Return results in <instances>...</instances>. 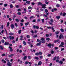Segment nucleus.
Wrapping results in <instances>:
<instances>
[{"mask_svg":"<svg viewBox=\"0 0 66 66\" xmlns=\"http://www.w3.org/2000/svg\"><path fill=\"white\" fill-rule=\"evenodd\" d=\"M2 62L5 64L6 63V61L3 59L2 60Z\"/></svg>","mask_w":66,"mask_h":66,"instance_id":"20e7f679","label":"nucleus"},{"mask_svg":"<svg viewBox=\"0 0 66 66\" xmlns=\"http://www.w3.org/2000/svg\"><path fill=\"white\" fill-rule=\"evenodd\" d=\"M18 15H21V13L20 12H18L17 13Z\"/></svg>","mask_w":66,"mask_h":66,"instance_id":"72a5a7b5","label":"nucleus"},{"mask_svg":"<svg viewBox=\"0 0 66 66\" xmlns=\"http://www.w3.org/2000/svg\"><path fill=\"white\" fill-rule=\"evenodd\" d=\"M36 28L37 29H39V27H38V26H36Z\"/></svg>","mask_w":66,"mask_h":66,"instance_id":"4d7b16f0","label":"nucleus"},{"mask_svg":"<svg viewBox=\"0 0 66 66\" xmlns=\"http://www.w3.org/2000/svg\"><path fill=\"white\" fill-rule=\"evenodd\" d=\"M9 34L10 35H14V33H9Z\"/></svg>","mask_w":66,"mask_h":66,"instance_id":"a878e982","label":"nucleus"},{"mask_svg":"<svg viewBox=\"0 0 66 66\" xmlns=\"http://www.w3.org/2000/svg\"><path fill=\"white\" fill-rule=\"evenodd\" d=\"M2 55L3 56H5V54L4 53V54H3Z\"/></svg>","mask_w":66,"mask_h":66,"instance_id":"de8ad7c7","label":"nucleus"},{"mask_svg":"<svg viewBox=\"0 0 66 66\" xmlns=\"http://www.w3.org/2000/svg\"><path fill=\"white\" fill-rule=\"evenodd\" d=\"M34 18V16H32L30 18V19H32V18Z\"/></svg>","mask_w":66,"mask_h":66,"instance_id":"5fc2aeb1","label":"nucleus"},{"mask_svg":"<svg viewBox=\"0 0 66 66\" xmlns=\"http://www.w3.org/2000/svg\"><path fill=\"white\" fill-rule=\"evenodd\" d=\"M14 55V54H11V55H9V57H12Z\"/></svg>","mask_w":66,"mask_h":66,"instance_id":"6e6552de","label":"nucleus"},{"mask_svg":"<svg viewBox=\"0 0 66 66\" xmlns=\"http://www.w3.org/2000/svg\"><path fill=\"white\" fill-rule=\"evenodd\" d=\"M64 47V46L61 45L59 46V47Z\"/></svg>","mask_w":66,"mask_h":66,"instance_id":"49530a36","label":"nucleus"},{"mask_svg":"<svg viewBox=\"0 0 66 66\" xmlns=\"http://www.w3.org/2000/svg\"><path fill=\"white\" fill-rule=\"evenodd\" d=\"M1 42L2 43H4V40L3 39L2 40Z\"/></svg>","mask_w":66,"mask_h":66,"instance_id":"79ce46f5","label":"nucleus"},{"mask_svg":"<svg viewBox=\"0 0 66 66\" xmlns=\"http://www.w3.org/2000/svg\"><path fill=\"white\" fill-rule=\"evenodd\" d=\"M27 58V56H25L24 57V58H23V59L24 60H26V59Z\"/></svg>","mask_w":66,"mask_h":66,"instance_id":"c756f323","label":"nucleus"},{"mask_svg":"<svg viewBox=\"0 0 66 66\" xmlns=\"http://www.w3.org/2000/svg\"><path fill=\"white\" fill-rule=\"evenodd\" d=\"M9 48H10V51H13V49L12 48V47H11L10 46H9Z\"/></svg>","mask_w":66,"mask_h":66,"instance_id":"0eeeda50","label":"nucleus"},{"mask_svg":"<svg viewBox=\"0 0 66 66\" xmlns=\"http://www.w3.org/2000/svg\"><path fill=\"white\" fill-rule=\"evenodd\" d=\"M66 15V13H64L62 15L63 16H65Z\"/></svg>","mask_w":66,"mask_h":66,"instance_id":"bb28decb","label":"nucleus"},{"mask_svg":"<svg viewBox=\"0 0 66 66\" xmlns=\"http://www.w3.org/2000/svg\"><path fill=\"white\" fill-rule=\"evenodd\" d=\"M15 19V21H16L17 22H19V20H18V19Z\"/></svg>","mask_w":66,"mask_h":66,"instance_id":"393cba45","label":"nucleus"},{"mask_svg":"<svg viewBox=\"0 0 66 66\" xmlns=\"http://www.w3.org/2000/svg\"><path fill=\"white\" fill-rule=\"evenodd\" d=\"M59 42V40H55L54 41V43H56V42Z\"/></svg>","mask_w":66,"mask_h":66,"instance_id":"c9c22d12","label":"nucleus"},{"mask_svg":"<svg viewBox=\"0 0 66 66\" xmlns=\"http://www.w3.org/2000/svg\"><path fill=\"white\" fill-rule=\"evenodd\" d=\"M50 21L51 22H53V19H51L50 20Z\"/></svg>","mask_w":66,"mask_h":66,"instance_id":"2f4dec72","label":"nucleus"},{"mask_svg":"<svg viewBox=\"0 0 66 66\" xmlns=\"http://www.w3.org/2000/svg\"><path fill=\"white\" fill-rule=\"evenodd\" d=\"M60 16H56V18L57 19H60Z\"/></svg>","mask_w":66,"mask_h":66,"instance_id":"f8f14e48","label":"nucleus"},{"mask_svg":"<svg viewBox=\"0 0 66 66\" xmlns=\"http://www.w3.org/2000/svg\"><path fill=\"white\" fill-rule=\"evenodd\" d=\"M18 12H20V11H21V10L20 9H18Z\"/></svg>","mask_w":66,"mask_h":66,"instance_id":"680f3d73","label":"nucleus"},{"mask_svg":"<svg viewBox=\"0 0 66 66\" xmlns=\"http://www.w3.org/2000/svg\"><path fill=\"white\" fill-rule=\"evenodd\" d=\"M45 11L46 13H47V12H48V10L47 9H45Z\"/></svg>","mask_w":66,"mask_h":66,"instance_id":"4c0bfd02","label":"nucleus"},{"mask_svg":"<svg viewBox=\"0 0 66 66\" xmlns=\"http://www.w3.org/2000/svg\"><path fill=\"white\" fill-rule=\"evenodd\" d=\"M0 48L1 50H3V46H0Z\"/></svg>","mask_w":66,"mask_h":66,"instance_id":"4468645a","label":"nucleus"},{"mask_svg":"<svg viewBox=\"0 0 66 66\" xmlns=\"http://www.w3.org/2000/svg\"><path fill=\"white\" fill-rule=\"evenodd\" d=\"M46 40H50V39L49 38H47L46 39Z\"/></svg>","mask_w":66,"mask_h":66,"instance_id":"a19ab883","label":"nucleus"},{"mask_svg":"<svg viewBox=\"0 0 66 66\" xmlns=\"http://www.w3.org/2000/svg\"><path fill=\"white\" fill-rule=\"evenodd\" d=\"M37 37V35H34V36L33 37Z\"/></svg>","mask_w":66,"mask_h":66,"instance_id":"7c9ffc66","label":"nucleus"},{"mask_svg":"<svg viewBox=\"0 0 66 66\" xmlns=\"http://www.w3.org/2000/svg\"><path fill=\"white\" fill-rule=\"evenodd\" d=\"M47 29H51V27H47Z\"/></svg>","mask_w":66,"mask_h":66,"instance_id":"6e6d98bb","label":"nucleus"},{"mask_svg":"<svg viewBox=\"0 0 66 66\" xmlns=\"http://www.w3.org/2000/svg\"><path fill=\"white\" fill-rule=\"evenodd\" d=\"M60 31H61V32H64V29H63L62 28H61L60 29Z\"/></svg>","mask_w":66,"mask_h":66,"instance_id":"9b49d317","label":"nucleus"},{"mask_svg":"<svg viewBox=\"0 0 66 66\" xmlns=\"http://www.w3.org/2000/svg\"><path fill=\"white\" fill-rule=\"evenodd\" d=\"M56 59V57L55 56L53 58V60H55Z\"/></svg>","mask_w":66,"mask_h":66,"instance_id":"ea45409f","label":"nucleus"},{"mask_svg":"<svg viewBox=\"0 0 66 66\" xmlns=\"http://www.w3.org/2000/svg\"><path fill=\"white\" fill-rule=\"evenodd\" d=\"M58 49V47H55V50H57V49Z\"/></svg>","mask_w":66,"mask_h":66,"instance_id":"3c124183","label":"nucleus"},{"mask_svg":"<svg viewBox=\"0 0 66 66\" xmlns=\"http://www.w3.org/2000/svg\"><path fill=\"white\" fill-rule=\"evenodd\" d=\"M14 24L15 26H16V27H18V25H17V23H15Z\"/></svg>","mask_w":66,"mask_h":66,"instance_id":"473e14b6","label":"nucleus"},{"mask_svg":"<svg viewBox=\"0 0 66 66\" xmlns=\"http://www.w3.org/2000/svg\"><path fill=\"white\" fill-rule=\"evenodd\" d=\"M52 29L53 32H55V30H54V29L53 27H52Z\"/></svg>","mask_w":66,"mask_h":66,"instance_id":"412c9836","label":"nucleus"},{"mask_svg":"<svg viewBox=\"0 0 66 66\" xmlns=\"http://www.w3.org/2000/svg\"><path fill=\"white\" fill-rule=\"evenodd\" d=\"M59 63H60V64H63V62L62 61H60L59 62Z\"/></svg>","mask_w":66,"mask_h":66,"instance_id":"2eb2a0df","label":"nucleus"},{"mask_svg":"<svg viewBox=\"0 0 66 66\" xmlns=\"http://www.w3.org/2000/svg\"><path fill=\"white\" fill-rule=\"evenodd\" d=\"M38 4H39L40 5H42L43 9H46V7L45 6H46V5L45 4H42V3L40 2L38 3Z\"/></svg>","mask_w":66,"mask_h":66,"instance_id":"f257e3e1","label":"nucleus"},{"mask_svg":"<svg viewBox=\"0 0 66 66\" xmlns=\"http://www.w3.org/2000/svg\"><path fill=\"white\" fill-rule=\"evenodd\" d=\"M26 3H27V4H30L31 3V2L30 1H27L26 2Z\"/></svg>","mask_w":66,"mask_h":66,"instance_id":"9d476101","label":"nucleus"},{"mask_svg":"<svg viewBox=\"0 0 66 66\" xmlns=\"http://www.w3.org/2000/svg\"><path fill=\"white\" fill-rule=\"evenodd\" d=\"M9 43L8 42H5V45H9Z\"/></svg>","mask_w":66,"mask_h":66,"instance_id":"f3484780","label":"nucleus"},{"mask_svg":"<svg viewBox=\"0 0 66 66\" xmlns=\"http://www.w3.org/2000/svg\"><path fill=\"white\" fill-rule=\"evenodd\" d=\"M61 44L62 45H64V43L63 42H62Z\"/></svg>","mask_w":66,"mask_h":66,"instance_id":"13d9d810","label":"nucleus"},{"mask_svg":"<svg viewBox=\"0 0 66 66\" xmlns=\"http://www.w3.org/2000/svg\"><path fill=\"white\" fill-rule=\"evenodd\" d=\"M28 24H29V22H28V23H26L25 24V26H28Z\"/></svg>","mask_w":66,"mask_h":66,"instance_id":"e433bc0d","label":"nucleus"},{"mask_svg":"<svg viewBox=\"0 0 66 66\" xmlns=\"http://www.w3.org/2000/svg\"><path fill=\"white\" fill-rule=\"evenodd\" d=\"M7 65L8 66H11V63L10 62H8Z\"/></svg>","mask_w":66,"mask_h":66,"instance_id":"7ed1b4c3","label":"nucleus"},{"mask_svg":"<svg viewBox=\"0 0 66 66\" xmlns=\"http://www.w3.org/2000/svg\"><path fill=\"white\" fill-rule=\"evenodd\" d=\"M27 38H29L30 37V36L29 35H27Z\"/></svg>","mask_w":66,"mask_h":66,"instance_id":"b1692460","label":"nucleus"},{"mask_svg":"<svg viewBox=\"0 0 66 66\" xmlns=\"http://www.w3.org/2000/svg\"><path fill=\"white\" fill-rule=\"evenodd\" d=\"M28 9H29V10H30L31 9H32V7L31 6H29L28 7Z\"/></svg>","mask_w":66,"mask_h":66,"instance_id":"f704fd0d","label":"nucleus"},{"mask_svg":"<svg viewBox=\"0 0 66 66\" xmlns=\"http://www.w3.org/2000/svg\"><path fill=\"white\" fill-rule=\"evenodd\" d=\"M63 36V35H62V34H61V35H60L59 36V38L60 39H61V38Z\"/></svg>","mask_w":66,"mask_h":66,"instance_id":"39448f33","label":"nucleus"},{"mask_svg":"<svg viewBox=\"0 0 66 66\" xmlns=\"http://www.w3.org/2000/svg\"><path fill=\"white\" fill-rule=\"evenodd\" d=\"M35 4V3H31V4H32V5H34Z\"/></svg>","mask_w":66,"mask_h":66,"instance_id":"e2e57ef3","label":"nucleus"},{"mask_svg":"<svg viewBox=\"0 0 66 66\" xmlns=\"http://www.w3.org/2000/svg\"><path fill=\"white\" fill-rule=\"evenodd\" d=\"M10 7L11 9H12V8H13V5L12 4H11L10 5Z\"/></svg>","mask_w":66,"mask_h":66,"instance_id":"a211bd4d","label":"nucleus"},{"mask_svg":"<svg viewBox=\"0 0 66 66\" xmlns=\"http://www.w3.org/2000/svg\"><path fill=\"white\" fill-rule=\"evenodd\" d=\"M26 64H28L29 63V62L27 61L25 63Z\"/></svg>","mask_w":66,"mask_h":66,"instance_id":"37998d69","label":"nucleus"},{"mask_svg":"<svg viewBox=\"0 0 66 66\" xmlns=\"http://www.w3.org/2000/svg\"><path fill=\"white\" fill-rule=\"evenodd\" d=\"M40 43H38L37 44V46H39V45H40Z\"/></svg>","mask_w":66,"mask_h":66,"instance_id":"cd10ccee","label":"nucleus"},{"mask_svg":"<svg viewBox=\"0 0 66 66\" xmlns=\"http://www.w3.org/2000/svg\"><path fill=\"white\" fill-rule=\"evenodd\" d=\"M36 21V20H33L32 22H35Z\"/></svg>","mask_w":66,"mask_h":66,"instance_id":"0e129e2a","label":"nucleus"},{"mask_svg":"<svg viewBox=\"0 0 66 66\" xmlns=\"http://www.w3.org/2000/svg\"><path fill=\"white\" fill-rule=\"evenodd\" d=\"M39 55H41L42 54V53L40 52L39 53Z\"/></svg>","mask_w":66,"mask_h":66,"instance_id":"4be33fe9","label":"nucleus"},{"mask_svg":"<svg viewBox=\"0 0 66 66\" xmlns=\"http://www.w3.org/2000/svg\"><path fill=\"white\" fill-rule=\"evenodd\" d=\"M42 22H44V21H45V20H44V19H43L42 20Z\"/></svg>","mask_w":66,"mask_h":66,"instance_id":"bf43d9fd","label":"nucleus"},{"mask_svg":"<svg viewBox=\"0 0 66 66\" xmlns=\"http://www.w3.org/2000/svg\"><path fill=\"white\" fill-rule=\"evenodd\" d=\"M11 28L12 29H14V24H11Z\"/></svg>","mask_w":66,"mask_h":66,"instance_id":"1a4fd4ad","label":"nucleus"},{"mask_svg":"<svg viewBox=\"0 0 66 66\" xmlns=\"http://www.w3.org/2000/svg\"><path fill=\"white\" fill-rule=\"evenodd\" d=\"M47 46H48V47H51V44H50L48 45Z\"/></svg>","mask_w":66,"mask_h":66,"instance_id":"dca6fc26","label":"nucleus"},{"mask_svg":"<svg viewBox=\"0 0 66 66\" xmlns=\"http://www.w3.org/2000/svg\"><path fill=\"white\" fill-rule=\"evenodd\" d=\"M6 6H7V4H5L4 5V6L5 7H6Z\"/></svg>","mask_w":66,"mask_h":66,"instance_id":"864d4df0","label":"nucleus"},{"mask_svg":"<svg viewBox=\"0 0 66 66\" xmlns=\"http://www.w3.org/2000/svg\"><path fill=\"white\" fill-rule=\"evenodd\" d=\"M9 38H10V39L11 40V39H14V36H9Z\"/></svg>","mask_w":66,"mask_h":66,"instance_id":"f03ea898","label":"nucleus"},{"mask_svg":"<svg viewBox=\"0 0 66 66\" xmlns=\"http://www.w3.org/2000/svg\"><path fill=\"white\" fill-rule=\"evenodd\" d=\"M28 59H31V57L30 56H28Z\"/></svg>","mask_w":66,"mask_h":66,"instance_id":"8fccbe9b","label":"nucleus"},{"mask_svg":"<svg viewBox=\"0 0 66 66\" xmlns=\"http://www.w3.org/2000/svg\"><path fill=\"white\" fill-rule=\"evenodd\" d=\"M51 52L52 54H53V53H54V52H53V51H51Z\"/></svg>","mask_w":66,"mask_h":66,"instance_id":"052dcab7","label":"nucleus"},{"mask_svg":"<svg viewBox=\"0 0 66 66\" xmlns=\"http://www.w3.org/2000/svg\"><path fill=\"white\" fill-rule=\"evenodd\" d=\"M59 33V31H56L55 32V34L56 35H57V34H58Z\"/></svg>","mask_w":66,"mask_h":66,"instance_id":"6ab92c4d","label":"nucleus"},{"mask_svg":"<svg viewBox=\"0 0 66 66\" xmlns=\"http://www.w3.org/2000/svg\"><path fill=\"white\" fill-rule=\"evenodd\" d=\"M46 37H48V36H49V34H47L46 35Z\"/></svg>","mask_w":66,"mask_h":66,"instance_id":"774afa93","label":"nucleus"},{"mask_svg":"<svg viewBox=\"0 0 66 66\" xmlns=\"http://www.w3.org/2000/svg\"><path fill=\"white\" fill-rule=\"evenodd\" d=\"M23 44L24 45H26V42L25 41H23Z\"/></svg>","mask_w":66,"mask_h":66,"instance_id":"ddd939ff","label":"nucleus"},{"mask_svg":"<svg viewBox=\"0 0 66 66\" xmlns=\"http://www.w3.org/2000/svg\"><path fill=\"white\" fill-rule=\"evenodd\" d=\"M36 55H39V53H37L35 54Z\"/></svg>","mask_w":66,"mask_h":66,"instance_id":"5701e85b","label":"nucleus"},{"mask_svg":"<svg viewBox=\"0 0 66 66\" xmlns=\"http://www.w3.org/2000/svg\"><path fill=\"white\" fill-rule=\"evenodd\" d=\"M44 39H45V38H41V40H44Z\"/></svg>","mask_w":66,"mask_h":66,"instance_id":"58836bf2","label":"nucleus"},{"mask_svg":"<svg viewBox=\"0 0 66 66\" xmlns=\"http://www.w3.org/2000/svg\"><path fill=\"white\" fill-rule=\"evenodd\" d=\"M9 24H10V23H9V22H8L7 23V27H9Z\"/></svg>","mask_w":66,"mask_h":66,"instance_id":"c85d7f7f","label":"nucleus"},{"mask_svg":"<svg viewBox=\"0 0 66 66\" xmlns=\"http://www.w3.org/2000/svg\"><path fill=\"white\" fill-rule=\"evenodd\" d=\"M35 59H36V60H38V57H35Z\"/></svg>","mask_w":66,"mask_h":66,"instance_id":"09e8293b","label":"nucleus"},{"mask_svg":"<svg viewBox=\"0 0 66 66\" xmlns=\"http://www.w3.org/2000/svg\"><path fill=\"white\" fill-rule=\"evenodd\" d=\"M56 7H60V5H59V4H57L56 5Z\"/></svg>","mask_w":66,"mask_h":66,"instance_id":"aec40b11","label":"nucleus"},{"mask_svg":"<svg viewBox=\"0 0 66 66\" xmlns=\"http://www.w3.org/2000/svg\"><path fill=\"white\" fill-rule=\"evenodd\" d=\"M18 38L17 37L16 39V41L17 42L18 41Z\"/></svg>","mask_w":66,"mask_h":66,"instance_id":"338daca9","label":"nucleus"},{"mask_svg":"<svg viewBox=\"0 0 66 66\" xmlns=\"http://www.w3.org/2000/svg\"><path fill=\"white\" fill-rule=\"evenodd\" d=\"M21 32V30H20L19 31V34H20Z\"/></svg>","mask_w":66,"mask_h":66,"instance_id":"c03bdc74","label":"nucleus"},{"mask_svg":"<svg viewBox=\"0 0 66 66\" xmlns=\"http://www.w3.org/2000/svg\"><path fill=\"white\" fill-rule=\"evenodd\" d=\"M64 50V48H61V51H63V50Z\"/></svg>","mask_w":66,"mask_h":66,"instance_id":"69168bd1","label":"nucleus"},{"mask_svg":"<svg viewBox=\"0 0 66 66\" xmlns=\"http://www.w3.org/2000/svg\"><path fill=\"white\" fill-rule=\"evenodd\" d=\"M42 65V62L40 61L38 63V65Z\"/></svg>","mask_w":66,"mask_h":66,"instance_id":"423d86ee","label":"nucleus"},{"mask_svg":"<svg viewBox=\"0 0 66 66\" xmlns=\"http://www.w3.org/2000/svg\"><path fill=\"white\" fill-rule=\"evenodd\" d=\"M45 3L46 4H48L49 3V2L47 1L45 2Z\"/></svg>","mask_w":66,"mask_h":66,"instance_id":"a18cd8bd","label":"nucleus"},{"mask_svg":"<svg viewBox=\"0 0 66 66\" xmlns=\"http://www.w3.org/2000/svg\"><path fill=\"white\" fill-rule=\"evenodd\" d=\"M15 6L17 8H18V7H19V5H16Z\"/></svg>","mask_w":66,"mask_h":66,"instance_id":"603ef678","label":"nucleus"}]
</instances>
